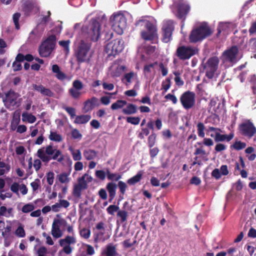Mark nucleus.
<instances>
[{
    "instance_id": "0e129e2a",
    "label": "nucleus",
    "mask_w": 256,
    "mask_h": 256,
    "mask_svg": "<svg viewBox=\"0 0 256 256\" xmlns=\"http://www.w3.org/2000/svg\"><path fill=\"white\" fill-rule=\"evenodd\" d=\"M150 134V130L148 128H142V132L138 134V137L142 140L144 138V136H147Z\"/></svg>"
},
{
    "instance_id": "58836bf2",
    "label": "nucleus",
    "mask_w": 256,
    "mask_h": 256,
    "mask_svg": "<svg viewBox=\"0 0 256 256\" xmlns=\"http://www.w3.org/2000/svg\"><path fill=\"white\" fill-rule=\"evenodd\" d=\"M117 186H118L120 195L124 196L128 188V186L126 182L123 181H118Z\"/></svg>"
},
{
    "instance_id": "f257e3e1",
    "label": "nucleus",
    "mask_w": 256,
    "mask_h": 256,
    "mask_svg": "<svg viewBox=\"0 0 256 256\" xmlns=\"http://www.w3.org/2000/svg\"><path fill=\"white\" fill-rule=\"evenodd\" d=\"M38 156L44 162L48 163L51 160H57L61 162L64 160V156L60 150L54 148L52 145H48L44 148L38 150Z\"/></svg>"
},
{
    "instance_id": "e433bc0d",
    "label": "nucleus",
    "mask_w": 256,
    "mask_h": 256,
    "mask_svg": "<svg viewBox=\"0 0 256 256\" xmlns=\"http://www.w3.org/2000/svg\"><path fill=\"white\" fill-rule=\"evenodd\" d=\"M49 138L52 141L56 142H62V136L56 133V132H50L49 136Z\"/></svg>"
},
{
    "instance_id": "7ed1b4c3",
    "label": "nucleus",
    "mask_w": 256,
    "mask_h": 256,
    "mask_svg": "<svg viewBox=\"0 0 256 256\" xmlns=\"http://www.w3.org/2000/svg\"><path fill=\"white\" fill-rule=\"evenodd\" d=\"M212 34L211 29L208 25L202 24L191 31L189 36V40L190 42L196 43L210 36Z\"/></svg>"
},
{
    "instance_id": "c85d7f7f",
    "label": "nucleus",
    "mask_w": 256,
    "mask_h": 256,
    "mask_svg": "<svg viewBox=\"0 0 256 256\" xmlns=\"http://www.w3.org/2000/svg\"><path fill=\"white\" fill-rule=\"evenodd\" d=\"M22 121L24 122H28L30 124H32L36 121V118L32 114H28L26 112H24L22 114Z\"/></svg>"
},
{
    "instance_id": "72a5a7b5",
    "label": "nucleus",
    "mask_w": 256,
    "mask_h": 256,
    "mask_svg": "<svg viewBox=\"0 0 256 256\" xmlns=\"http://www.w3.org/2000/svg\"><path fill=\"white\" fill-rule=\"evenodd\" d=\"M127 104V102L124 100H118L116 102L113 103L111 106V108L112 110H118L122 108L124 105Z\"/></svg>"
},
{
    "instance_id": "2f4dec72",
    "label": "nucleus",
    "mask_w": 256,
    "mask_h": 256,
    "mask_svg": "<svg viewBox=\"0 0 256 256\" xmlns=\"http://www.w3.org/2000/svg\"><path fill=\"white\" fill-rule=\"evenodd\" d=\"M198 136L202 138H204L205 136L204 130L206 128L204 123L199 122L196 125Z\"/></svg>"
},
{
    "instance_id": "f8f14e48",
    "label": "nucleus",
    "mask_w": 256,
    "mask_h": 256,
    "mask_svg": "<svg viewBox=\"0 0 256 256\" xmlns=\"http://www.w3.org/2000/svg\"><path fill=\"white\" fill-rule=\"evenodd\" d=\"M180 101L185 110H190L195 105L196 94L194 92L190 90L186 91L180 96Z\"/></svg>"
},
{
    "instance_id": "ea45409f",
    "label": "nucleus",
    "mask_w": 256,
    "mask_h": 256,
    "mask_svg": "<svg viewBox=\"0 0 256 256\" xmlns=\"http://www.w3.org/2000/svg\"><path fill=\"white\" fill-rule=\"evenodd\" d=\"M70 40H60L58 42V44L60 46H62L64 48V50L66 54H68L70 52Z\"/></svg>"
},
{
    "instance_id": "423d86ee",
    "label": "nucleus",
    "mask_w": 256,
    "mask_h": 256,
    "mask_svg": "<svg viewBox=\"0 0 256 256\" xmlns=\"http://www.w3.org/2000/svg\"><path fill=\"white\" fill-rule=\"evenodd\" d=\"M112 30L118 34H122L126 27V20L124 14H112L110 20Z\"/></svg>"
},
{
    "instance_id": "4468645a",
    "label": "nucleus",
    "mask_w": 256,
    "mask_h": 256,
    "mask_svg": "<svg viewBox=\"0 0 256 256\" xmlns=\"http://www.w3.org/2000/svg\"><path fill=\"white\" fill-rule=\"evenodd\" d=\"M100 22L95 19H92L88 32V37L94 42L97 41L100 36Z\"/></svg>"
},
{
    "instance_id": "1a4fd4ad",
    "label": "nucleus",
    "mask_w": 256,
    "mask_h": 256,
    "mask_svg": "<svg viewBox=\"0 0 256 256\" xmlns=\"http://www.w3.org/2000/svg\"><path fill=\"white\" fill-rule=\"evenodd\" d=\"M124 48L123 40L116 38L108 43L104 47V51L110 58L118 54L123 50Z\"/></svg>"
},
{
    "instance_id": "a19ab883",
    "label": "nucleus",
    "mask_w": 256,
    "mask_h": 256,
    "mask_svg": "<svg viewBox=\"0 0 256 256\" xmlns=\"http://www.w3.org/2000/svg\"><path fill=\"white\" fill-rule=\"evenodd\" d=\"M80 90L72 87L69 90L68 92L72 98L74 99H78L82 94V92H80Z\"/></svg>"
},
{
    "instance_id": "e2e57ef3",
    "label": "nucleus",
    "mask_w": 256,
    "mask_h": 256,
    "mask_svg": "<svg viewBox=\"0 0 256 256\" xmlns=\"http://www.w3.org/2000/svg\"><path fill=\"white\" fill-rule=\"evenodd\" d=\"M106 172L103 170H97L96 172V176L100 180H104L106 178Z\"/></svg>"
},
{
    "instance_id": "052dcab7",
    "label": "nucleus",
    "mask_w": 256,
    "mask_h": 256,
    "mask_svg": "<svg viewBox=\"0 0 256 256\" xmlns=\"http://www.w3.org/2000/svg\"><path fill=\"white\" fill-rule=\"evenodd\" d=\"M19 184L16 182H14L10 186V188L12 192L15 193L18 196H19Z\"/></svg>"
},
{
    "instance_id": "680f3d73",
    "label": "nucleus",
    "mask_w": 256,
    "mask_h": 256,
    "mask_svg": "<svg viewBox=\"0 0 256 256\" xmlns=\"http://www.w3.org/2000/svg\"><path fill=\"white\" fill-rule=\"evenodd\" d=\"M54 174L52 172H49L46 174L47 182L50 185H52L54 182Z\"/></svg>"
},
{
    "instance_id": "7c9ffc66",
    "label": "nucleus",
    "mask_w": 256,
    "mask_h": 256,
    "mask_svg": "<svg viewBox=\"0 0 256 256\" xmlns=\"http://www.w3.org/2000/svg\"><path fill=\"white\" fill-rule=\"evenodd\" d=\"M106 175L108 179L112 181L117 182L122 178V175L118 173H111L109 169H106Z\"/></svg>"
},
{
    "instance_id": "09e8293b",
    "label": "nucleus",
    "mask_w": 256,
    "mask_h": 256,
    "mask_svg": "<svg viewBox=\"0 0 256 256\" xmlns=\"http://www.w3.org/2000/svg\"><path fill=\"white\" fill-rule=\"evenodd\" d=\"M140 118L138 116H130L126 118V122L134 125L139 124Z\"/></svg>"
},
{
    "instance_id": "774afa93",
    "label": "nucleus",
    "mask_w": 256,
    "mask_h": 256,
    "mask_svg": "<svg viewBox=\"0 0 256 256\" xmlns=\"http://www.w3.org/2000/svg\"><path fill=\"white\" fill-rule=\"evenodd\" d=\"M72 136L74 139H80L82 137V134L77 129H74L72 131Z\"/></svg>"
},
{
    "instance_id": "9b49d317",
    "label": "nucleus",
    "mask_w": 256,
    "mask_h": 256,
    "mask_svg": "<svg viewBox=\"0 0 256 256\" xmlns=\"http://www.w3.org/2000/svg\"><path fill=\"white\" fill-rule=\"evenodd\" d=\"M238 130L242 136L248 138H251L256 134V127L250 120L240 124Z\"/></svg>"
},
{
    "instance_id": "473e14b6",
    "label": "nucleus",
    "mask_w": 256,
    "mask_h": 256,
    "mask_svg": "<svg viewBox=\"0 0 256 256\" xmlns=\"http://www.w3.org/2000/svg\"><path fill=\"white\" fill-rule=\"evenodd\" d=\"M156 134L154 132H152L148 137V144L150 148H152L154 146L156 142Z\"/></svg>"
},
{
    "instance_id": "79ce46f5",
    "label": "nucleus",
    "mask_w": 256,
    "mask_h": 256,
    "mask_svg": "<svg viewBox=\"0 0 256 256\" xmlns=\"http://www.w3.org/2000/svg\"><path fill=\"white\" fill-rule=\"evenodd\" d=\"M59 182L62 184L66 183L69 182L68 174L66 172H62L57 176Z\"/></svg>"
},
{
    "instance_id": "69168bd1",
    "label": "nucleus",
    "mask_w": 256,
    "mask_h": 256,
    "mask_svg": "<svg viewBox=\"0 0 256 256\" xmlns=\"http://www.w3.org/2000/svg\"><path fill=\"white\" fill-rule=\"evenodd\" d=\"M16 234L20 238H24L25 236V231L22 226H19L16 230Z\"/></svg>"
},
{
    "instance_id": "393cba45",
    "label": "nucleus",
    "mask_w": 256,
    "mask_h": 256,
    "mask_svg": "<svg viewBox=\"0 0 256 256\" xmlns=\"http://www.w3.org/2000/svg\"><path fill=\"white\" fill-rule=\"evenodd\" d=\"M84 156L88 160H92L97 156V152L96 150L91 149H86L83 152Z\"/></svg>"
},
{
    "instance_id": "9d476101",
    "label": "nucleus",
    "mask_w": 256,
    "mask_h": 256,
    "mask_svg": "<svg viewBox=\"0 0 256 256\" xmlns=\"http://www.w3.org/2000/svg\"><path fill=\"white\" fill-rule=\"evenodd\" d=\"M220 60L216 56L210 57L204 64V70L206 76L212 79L214 78L215 72L218 70Z\"/></svg>"
},
{
    "instance_id": "a211bd4d",
    "label": "nucleus",
    "mask_w": 256,
    "mask_h": 256,
    "mask_svg": "<svg viewBox=\"0 0 256 256\" xmlns=\"http://www.w3.org/2000/svg\"><path fill=\"white\" fill-rule=\"evenodd\" d=\"M100 104L98 100L95 96H93L90 98L88 99L84 103V108H82L84 112H88L92 110L94 107L98 106Z\"/></svg>"
},
{
    "instance_id": "4be33fe9",
    "label": "nucleus",
    "mask_w": 256,
    "mask_h": 256,
    "mask_svg": "<svg viewBox=\"0 0 256 256\" xmlns=\"http://www.w3.org/2000/svg\"><path fill=\"white\" fill-rule=\"evenodd\" d=\"M104 225L103 222H99L96 224V228L100 231L94 234V237L95 242H98V240L101 239L104 236L105 234Z\"/></svg>"
},
{
    "instance_id": "8fccbe9b",
    "label": "nucleus",
    "mask_w": 256,
    "mask_h": 256,
    "mask_svg": "<svg viewBox=\"0 0 256 256\" xmlns=\"http://www.w3.org/2000/svg\"><path fill=\"white\" fill-rule=\"evenodd\" d=\"M175 76L174 81L176 85L178 86H182L184 84V81L182 80L180 76V74L178 72H174Z\"/></svg>"
},
{
    "instance_id": "6e6552de",
    "label": "nucleus",
    "mask_w": 256,
    "mask_h": 256,
    "mask_svg": "<svg viewBox=\"0 0 256 256\" xmlns=\"http://www.w3.org/2000/svg\"><path fill=\"white\" fill-rule=\"evenodd\" d=\"M198 52V50L196 47L181 46L176 48L174 54L180 60H189Z\"/></svg>"
},
{
    "instance_id": "c03bdc74",
    "label": "nucleus",
    "mask_w": 256,
    "mask_h": 256,
    "mask_svg": "<svg viewBox=\"0 0 256 256\" xmlns=\"http://www.w3.org/2000/svg\"><path fill=\"white\" fill-rule=\"evenodd\" d=\"M126 68L124 66H118L116 68V72H113L112 74V76L119 77L121 75L122 72H123L125 70Z\"/></svg>"
},
{
    "instance_id": "39448f33",
    "label": "nucleus",
    "mask_w": 256,
    "mask_h": 256,
    "mask_svg": "<svg viewBox=\"0 0 256 256\" xmlns=\"http://www.w3.org/2000/svg\"><path fill=\"white\" fill-rule=\"evenodd\" d=\"M91 44L81 40L75 52V56L78 64L88 62L90 60V50Z\"/></svg>"
},
{
    "instance_id": "aec40b11",
    "label": "nucleus",
    "mask_w": 256,
    "mask_h": 256,
    "mask_svg": "<svg viewBox=\"0 0 256 256\" xmlns=\"http://www.w3.org/2000/svg\"><path fill=\"white\" fill-rule=\"evenodd\" d=\"M88 188V184L82 183L78 179V184L74 186L72 194L76 198H80L82 195V191Z\"/></svg>"
},
{
    "instance_id": "c9c22d12",
    "label": "nucleus",
    "mask_w": 256,
    "mask_h": 256,
    "mask_svg": "<svg viewBox=\"0 0 256 256\" xmlns=\"http://www.w3.org/2000/svg\"><path fill=\"white\" fill-rule=\"evenodd\" d=\"M34 8V5L30 2H25L23 6V10L24 12V14L29 16L32 12Z\"/></svg>"
},
{
    "instance_id": "ddd939ff",
    "label": "nucleus",
    "mask_w": 256,
    "mask_h": 256,
    "mask_svg": "<svg viewBox=\"0 0 256 256\" xmlns=\"http://www.w3.org/2000/svg\"><path fill=\"white\" fill-rule=\"evenodd\" d=\"M174 30V26L172 20H168L164 22L162 28V42L168 43L171 40Z\"/></svg>"
},
{
    "instance_id": "cd10ccee",
    "label": "nucleus",
    "mask_w": 256,
    "mask_h": 256,
    "mask_svg": "<svg viewBox=\"0 0 256 256\" xmlns=\"http://www.w3.org/2000/svg\"><path fill=\"white\" fill-rule=\"evenodd\" d=\"M142 176V172L139 171L137 174L132 176V178H129L127 180V183L130 185H134L136 183L140 181Z\"/></svg>"
},
{
    "instance_id": "de8ad7c7",
    "label": "nucleus",
    "mask_w": 256,
    "mask_h": 256,
    "mask_svg": "<svg viewBox=\"0 0 256 256\" xmlns=\"http://www.w3.org/2000/svg\"><path fill=\"white\" fill-rule=\"evenodd\" d=\"M128 212L125 210H120L117 213V216L120 218L121 222H124L127 220Z\"/></svg>"
},
{
    "instance_id": "dca6fc26",
    "label": "nucleus",
    "mask_w": 256,
    "mask_h": 256,
    "mask_svg": "<svg viewBox=\"0 0 256 256\" xmlns=\"http://www.w3.org/2000/svg\"><path fill=\"white\" fill-rule=\"evenodd\" d=\"M190 10L189 5L184 3L179 4L177 6L176 16L178 18L184 20Z\"/></svg>"
},
{
    "instance_id": "20e7f679",
    "label": "nucleus",
    "mask_w": 256,
    "mask_h": 256,
    "mask_svg": "<svg viewBox=\"0 0 256 256\" xmlns=\"http://www.w3.org/2000/svg\"><path fill=\"white\" fill-rule=\"evenodd\" d=\"M242 57L238 47L236 46H232L222 53L220 59L223 63H228L233 66L236 64Z\"/></svg>"
},
{
    "instance_id": "bb28decb",
    "label": "nucleus",
    "mask_w": 256,
    "mask_h": 256,
    "mask_svg": "<svg viewBox=\"0 0 256 256\" xmlns=\"http://www.w3.org/2000/svg\"><path fill=\"white\" fill-rule=\"evenodd\" d=\"M67 222L64 219L54 218L52 224V228H60L61 227L65 228Z\"/></svg>"
},
{
    "instance_id": "49530a36",
    "label": "nucleus",
    "mask_w": 256,
    "mask_h": 256,
    "mask_svg": "<svg viewBox=\"0 0 256 256\" xmlns=\"http://www.w3.org/2000/svg\"><path fill=\"white\" fill-rule=\"evenodd\" d=\"M52 234L54 238H59L62 236V231L59 228H52Z\"/></svg>"
},
{
    "instance_id": "6e6d98bb",
    "label": "nucleus",
    "mask_w": 256,
    "mask_h": 256,
    "mask_svg": "<svg viewBox=\"0 0 256 256\" xmlns=\"http://www.w3.org/2000/svg\"><path fill=\"white\" fill-rule=\"evenodd\" d=\"M72 154L74 160L78 161L82 160V154L80 150H74Z\"/></svg>"
},
{
    "instance_id": "f03ea898",
    "label": "nucleus",
    "mask_w": 256,
    "mask_h": 256,
    "mask_svg": "<svg viewBox=\"0 0 256 256\" xmlns=\"http://www.w3.org/2000/svg\"><path fill=\"white\" fill-rule=\"evenodd\" d=\"M141 22H144V27L146 29L141 32V38L145 41L150 42L152 44L158 43V36L156 26L151 22L144 20L138 21L136 26L138 25Z\"/></svg>"
},
{
    "instance_id": "c756f323",
    "label": "nucleus",
    "mask_w": 256,
    "mask_h": 256,
    "mask_svg": "<svg viewBox=\"0 0 256 256\" xmlns=\"http://www.w3.org/2000/svg\"><path fill=\"white\" fill-rule=\"evenodd\" d=\"M228 29V28L226 24L223 22L220 23L217 28V33L216 34V37H219L222 33L224 35L226 34Z\"/></svg>"
},
{
    "instance_id": "37998d69",
    "label": "nucleus",
    "mask_w": 256,
    "mask_h": 256,
    "mask_svg": "<svg viewBox=\"0 0 256 256\" xmlns=\"http://www.w3.org/2000/svg\"><path fill=\"white\" fill-rule=\"evenodd\" d=\"M171 86V80L170 78H167L165 80H164L162 82V88L164 90V92H162L164 94V93L167 92V90L170 88Z\"/></svg>"
},
{
    "instance_id": "412c9836",
    "label": "nucleus",
    "mask_w": 256,
    "mask_h": 256,
    "mask_svg": "<svg viewBox=\"0 0 256 256\" xmlns=\"http://www.w3.org/2000/svg\"><path fill=\"white\" fill-rule=\"evenodd\" d=\"M116 188L117 184L112 182H108L106 186V189L109 195L110 202H111L116 197Z\"/></svg>"
},
{
    "instance_id": "603ef678",
    "label": "nucleus",
    "mask_w": 256,
    "mask_h": 256,
    "mask_svg": "<svg viewBox=\"0 0 256 256\" xmlns=\"http://www.w3.org/2000/svg\"><path fill=\"white\" fill-rule=\"evenodd\" d=\"M34 209V204L30 203L24 205L22 208V211L24 213H28L32 212Z\"/></svg>"
},
{
    "instance_id": "bf43d9fd",
    "label": "nucleus",
    "mask_w": 256,
    "mask_h": 256,
    "mask_svg": "<svg viewBox=\"0 0 256 256\" xmlns=\"http://www.w3.org/2000/svg\"><path fill=\"white\" fill-rule=\"evenodd\" d=\"M72 88L81 90L84 88V85L80 80H74L72 82Z\"/></svg>"
},
{
    "instance_id": "b1692460",
    "label": "nucleus",
    "mask_w": 256,
    "mask_h": 256,
    "mask_svg": "<svg viewBox=\"0 0 256 256\" xmlns=\"http://www.w3.org/2000/svg\"><path fill=\"white\" fill-rule=\"evenodd\" d=\"M122 112L127 115H130L136 114L137 112V106L132 104H126V108L122 109Z\"/></svg>"
},
{
    "instance_id": "4d7b16f0",
    "label": "nucleus",
    "mask_w": 256,
    "mask_h": 256,
    "mask_svg": "<svg viewBox=\"0 0 256 256\" xmlns=\"http://www.w3.org/2000/svg\"><path fill=\"white\" fill-rule=\"evenodd\" d=\"M119 210V207L116 205H110L107 208L108 213L111 215H114V213Z\"/></svg>"
},
{
    "instance_id": "338daca9",
    "label": "nucleus",
    "mask_w": 256,
    "mask_h": 256,
    "mask_svg": "<svg viewBox=\"0 0 256 256\" xmlns=\"http://www.w3.org/2000/svg\"><path fill=\"white\" fill-rule=\"evenodd\" d=\"M30 186L34 192H36L40 186V180L36 178L34 182L30 183Z\"/></svg>"
},
{
    "instance_id": "4c0bfd02",
    "label": "nucleus",
    "mask_w": 256,
    "mask_h": 256,
    "mask_svg": "<svg viewBox=\"0 0 256 256\" xmlns=\"http://www.w3.org/2000/svg\"><path fill=\"white\" fill-rule=\"evenodd\" d=\"M246 146V144L245 142H242L241 141H236L230 146V148L236 150H239L244 148Z\"/></svg>"
},
{
    "instance_id": "5fc2aeb1",
    "label": "nucleus",
    "mask_w": 256,
    "mask_h": 256,
    "mask_svg": "<svg viewBox=\"0 0 256 256\" xmlns=\"http://www.w3.org/2000/svg\"><path fill=\"white\" fill-rule=\"evenodd\" d=\"M80 234L83 238L88 239L90 236V230L89 229L84 228L80 232Z\"/></svg>"
},
{
    "instance_id": "3c124183",
    "label": "nucleus",
    "mask_w": 256,
    "mask_h": 256,
    "mask_svg": "<svg viewBox=\"0 0 256 256\" xmlns=\"http://www.w3.org/2000/svg\"><path fill=\"white\" fill-rule=\"evenodd\" d=\"M78 180L83 184L92 182L93 178L92 176L87 174H84L82 177L78 178Z\"/></svg>"
},
{
    "instance_id": "f704fd0d",
    "label": "nucleus",
    "mask_w": 256,
    "mask_h": 256,
    "mask_svg": "<svg viewBox=\"0 0 256 256\" xmlns=\"http://www.w3.org/2000/svg\"><path fill=\"white\" fill-rule=\"evenodd\" d=\"M106 256H116L118 254L114 246L108 245L106 246L105 252Z\"/></svg>"
},
{
    "instance_id": "5701e85b",
    "label": "nucleus",
    "mask_w": 256,
    "mask_h": 256,
    "mask_svg": "<svg viewBox=\"0 0 256 256\" xmlns=\"http://www.w3.org/2000/svg\"><path fill=\"white\" fill-rule=\"evenodd\" d=\"M33 88L35 90L40 92L44 96L51 97L54 95V93L50 89L46 88L42 84H34Z\"/></svg>"
},
{
    "instance_id": "f3484780",
    "label": "nucleus",
    "mask_w": 256,
    "mask_h": 256,
    "mask_svg": "<svg viewBox=\"0 0 256 256\" xmlns=\"http://www.w3.org/2000/svg\"><path fill=\"white\" fill-rule=\"evenodd\" d=\"M18 96V94L10 90L6 94V98L3 99V102L8 104L10 106H14L17 104Z\"/></svg>"
},
{
    "instance_id": "2eb2a0df",
    "label": "nucleus",
    "mask_w": 256,
    "mask_h": 256,
    "mask_svg": "<svg viewBox=\"0 0 256 256\" xmlns=\"http://www.w3.org/2000/svg\"><path fill=\"white\" fill-rule=\"evenodd\" d=\"M76 243V240L74 236H67L64 238L60 239L59 240L60 245L63 247V251L67 254L72 252V248L70 244H74Z\"/></svg>"
},
{
    "instance_id": "0eeeda50",
    "label": "nucleus",
    "mask_w": 256,
    "mask_h": 256,
    "mask_svg": "<svg viewBox=\"0 0 256 256\" xmlns=\"http://www.w3.org/2000/svg\"><path fill=\"white\" fill-rule=\"evenodd\" d=\"M56 44V36L54 34L50 36L44 40L38 48V52L41 57L46 58L50 56Z\"/></svg>"
},
{
    "instance_id": "864d4df0",
    "label": "nucleus",
    "mask_w": 256,
    "mask_h": 256,
    "mask_svg": "<svg viewBox=\"0 0 256 256\" xmlns=\"http://www.w3.org/2000/svg\"><path fill=\"white\" fill-rule=\"evenodd\" d=\"M20 16V14L19 12H16L13 14L12 19L14 22V24L16 29H20V25H19V19Z\"/></svg>"
},
{
    "instance_id": "a878e982",
    "label": "nucleus",
    "mask_w": 256,
    "mask_h": 256,
    "mask_svg": "<svg viewBox=\"0 0 256 256\" xmlns=\"http://www.w3.org/2000/svg\"><path fill=\"white\" fill-rule=\"evenodd\" d=\"M90 118V116L88 114L77 116H76L74 122L76 124H84L88 122Z\"/></svg>"
},
{
    "instance_id": "6ab92c4d",
    "label": "nucleus",
    "mask_w": 256,
    "mask_h": 256,
    "mask_svg": "<svg viewBox=\"0 0 256 256\" xmlns=\"http://www.w3.org/2000/svg\"><path fill=\"white\" fill-rule=\"evenodd\" d=\"M210 136L214 138V140L216 142L224 141L228 142L234 138V134L233 132H230L229 134H222L218 132H216L214 136L213 134H211Z\"/></svg>"
},
{
    "instance_id": "13d9d810",
    "label": "nucleus",
    "mask_w": 256,
    "mask_h": 256,
    "mask_svg": "<svg viewBox=\"0 0 256 256\" xmlns=\"http://www.w3.org/2000/svg\"><path fill=\"white\" fill-rule=\"evenodd\" d=\"M63 109L72 118L76 116V110L72 107L63 106Z\"/></svg>"
},
{
    "instance_id": "a18cd8bd",
    "label": "nucleus",
    "mask_w": 256,
    "mask_h": 256,
    "mask_svg": "<svg viewBox=\"0 0 256 256\" xmlns=\"http://www.w3.org/2000/svg\"><path fill=\"white\" fill-rule=\"evenodd\" d=\"M20 122V116L16 118L14 116L10 124V129L12 130H14L18 128V125Z\"/></svg>"
}]
</instances>
